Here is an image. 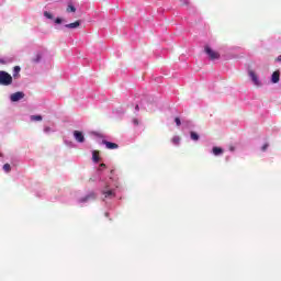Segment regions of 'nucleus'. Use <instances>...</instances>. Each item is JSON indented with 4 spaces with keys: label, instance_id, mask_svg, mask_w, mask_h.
Listing matches in <instances>:
<instances>
[{
    "label": "nucleus",
    "instance_id": "nucleus-20",
    "mask_svg": "<svg viewBox=\"0 0 281 281\" xmlns=\"http://www.w3.org/2000/svg\"><path fill=\"white\" fill-rule=\"evenodd\" d=\"M44 16H46V19H52V13H49V12H44Z\"/></svg>",
    "mask_w": 281,
    "mask_h": 281
},
{
    "label": "nucleus",
    "instance_id": "nucleus-4",
    "mask_svg": "<svg viewBox=\"0 0 281 281\" xmlns=\"http://www.w3.org/2000/svg\"><path fill=\"white\" fill-rule=\"evenodd\" d=\"M25 98V93L23 92H15L11 94V102H19V100H23Z\"/></svg>",
    "mask_w": 281,
    "mask_h": 281
},
{
    "label": "nucleus",
    "instance_id": "nucleus-21",
    "mask_svg": "<svg viewBox=\"0 0 281 281\" xmlns=\"http://www.w3.org/2000/svg\"><path fill=\"white\" fill-rule=\"evenodd\" d=\"M55 23H63V20H60L59 18L56 19Z\"/></svg>",
    "mask_w": 281,
    "mask_h": 281
},
{
    "label": "nucleus",
    "instance_id": "nucleus-22",
    "mask_svg": "<svg viewBox=\"0 0 281 281\" xmlns=\"http://www.w3.org/2000/svg\"><path fill=\"white\" fill-rule=\"evenodd\" d=\"M278 60H280V61H281V56H279V57H278Z\"/></svg>",
    "mask_w": 281,
    "mask_h": 281
},
{
    "label": "nucleus",
    "instance_id": "nucleus-14",
    "mask_svg": "<svg viewBox=\"0 0 281 281\" xmlns=\"http://www.w3.org/2000/svg\"><path fill=\"white\" fill-rule=\"evenodd\" d=\"M31 120H32V122H41V120H43V116H41V115H32Z\"/></svg>",
    "mask_w": 281,
    "mask_h": 281
},
{
    "label": "nucleus",
    "instance_id": "nucleus-11",
    "mask_svg": "<svg viewBox=\"0 0 281 281\" xmlns=\"http://www.w3.org/2000/svg\"><path fill=\"white\" fill-rule=\"evenodd\" d=\"M67 12H76V7H74V3L68 2V7L66 9Z\"/></svg>",
    "mask_w": 281,
    "mask_h": 281
},
{
    "label": "nucleus",
    "instance_id": "nucleus-23",
    "mask_svg": "<svg viewBox=\"0 0 281 281\" xmlns=\"http://www.w3.org/2000/svg\"><path fill=\"white\" fill-rule=\"evenodd\" d=\"M136 109H139V105H136Z\"/></svg>",
    "mask_w": 281,
    "mask_h": 281
},
{
    "label": "nucleus",
    "instance_id": "nucleus-10",
    "mask_svg": "<svg viewBox=\"0 0 281 281\" xmlns=\"http://www.w3.org/2000/svg\"><path fill=\"white\" fill-rule=\"evenodd\" d=\"M21 71V67L15 66L13 68V78H19V72Z\"/></svg>",
    "mask_w": 281,
    "mask_h": 281
},
{
    "label": "nucleus",
    "instance_id": "nucleus-5",
    "mask_svg": "<svg viewBox=\"0 0 281 281\" xmlns=\"http://www.w3.org/2000/svg\"><path fill=\"white\" fill-rule=\"evenodd\" d=\"M102 144L109 149V150H115L119 148L117 144L109 142V140H103Z\"/></svg>",
    "mask_w": 281,
    "mask_h": 281
},
{
    "label": "nucleus",
    "instance_id": "nucleus-8",
    "mask_svg": "<svg viewBox=\"0 0 281 281\" xmlns=\"http://www.w3.org/2000/svg\"><path fill=\"white\" fill-rule=\"evenodd\" d=\"M74 135L77 142H80V143L85 142V136L81 134V132L75 131Z\"/></svg>",
    "mask_w": 281,
    "mask_h": 281
},
{
    "label": "nucleus",
    "instance_id": "nucleus-9",
    "mask_svg": "<svg viewBox=\"0 0 281 281\" xmlns=\"http://www.w3.org/2000/svg\"><path fill=\"white\" fill-rule=\"evenodd\" d=\"M92 159H93L94 164H98L100 161V151L93 150L92 151Z\"/></svg>",
    "mask_w": 281,
    "mask_h": 281
},
{
    "label": "nucleus",
    "instance_id": "nucleus-6",
    "mask_svg": "<svg viewBox=\"0 0 281 281\" xmlns=\"http://www.w3.org/2000/svg\"><path fill=\"white\" fill-rule=\"evenodd\" d=\"M249 76H250L254 85H256L257 87H260V80L258 79V76H256V74L254 71H250Z\"/></svg>",
    "mask_w": 281,
    "mask_h": 281
},
{
    "label": "nucleus",
    "instance_id": "nucleus-7",
    "mask_svg": "<svg viewBox=\"0 0 281 281\" xmlns=\"http://www.w3.org/2000/svg\"><path fill=\"white\" fill-rule=\"evenodd\" d=\"M271 81L276 85L277 82H280V71L277 70L272 74Z\"/></svg>",
    "mask_w": 281,
    "mask_h": 281
},
{
    "label": "nucleus",
    "instance_id": "nucleus-1",
    "mask_svg": "<svg viewBox=\"0 0 281 281\" xmlns=\"http://www.w3.org/2000/svg\"><path fill=\"white\" fill-rule=\"evenodd\" d=\"M120 188V182L117 176H115V170H111V176L109 180L102 187V194L105 199H113L115 196V190Z\"/></svg>",
    "mask_w": 281,
    "mask_h": 281
},
{
    "label": "nucleus",
    "instance_id": "nucleus-13",
    "mask_svg": "<svg viewBox=\"0 0 281 281\" xmlns=\"http://www.w3.org/2000/svg\"><path fill=\"white\" fill-rule=\"evenodd\" d=\"M213 154L214 155H222L223 154V149L221 147H214L213 148Z\"/></svg>",
    "mask_w": 281,
    "mask_h": 281
},
{
    "label": "nucleus",
    "instance_id": "nucleus-16",
    "mask_svg": "<svg viewBox=\"0 0 281 281\" xmlns=\"http://www.w3.org/2000/svg\"><path fill=\"white\" fill-rule=\"evenodd\" d=\"M191 139H193V142H198L199 134H196V132H191Z\"/></svg>",
    "mask_w": 281,
    "mask_h": 281
},
{
    "label": "nucleus",
    "instance_id": "nucleus-17",
    "mask_svg": "<svg viewBox=\"0 0 281 281\" xmlns=\"http://www.w3.org/2000/svg\"><path fill=\"white\" fill-rule=\"evenodd\" d=\"M10 170H11L10 164H5V165L3 166V171H4V172H10Z\"/></svg>",
    "mask_w": 281,
    "mask_h": 281
},
{
    "label": "nucleus",
    "instance_id": "nucleus-2",
    "mask_svg": "<svg viewBox=\"0 0 281 281\" xmlns=\"http://www.w3.org/2000/svg\"><path fill=\"white\" fill-rule=\"evenodd\" d=\"M0 85L4 87L12 85V76L5 71H0Z\"/></svg>",
    "mask_w": 281,
    "mask_h": 281
},
{
    "label": "nucleus",
    "instance_id": "nucleus-12",
    "mask_svg": "<svg viewBox=\"0 0 281 281\" xmlns=\"http://www.w3.org/2000/svg\"><path fill=\"white\" fill-rule=\"evenodd\" d=\"M171 142H172V144H175V146H179L181 138L179 136H173Z\"/></svg>",
    "mask_w": 281,
    "mask_h": 281
},
{
    "label": "nucleus",
    "instance_id": "nucleus-18",
    "mask_svg": "<svg viewBox=\"0 0 281 281\" xmlns=\"http://www.w3.org/2000/svg\"><path fill=\"white\" fill-rule=\"evenodd\" d=\"M175 122H176L177 126H181V119L176 117Z\"/></svg>",
    "mask_w": 281,
    "mask_h": 281
},
{
    "label": "nucleus",
    "instance_id": "nucleus-15",
    "mask_svg": "<svg viewBox=\"0 0 281 281\" xmlns=\"http://www.w3.org/2000/svg\"><path fill=\"white\" fill-rule=\"evenodd\" d=\"M79 26H80V22H78V21L67 25V27H70V29H75V27H79Z\"/></svg>",
    "mask_w": 281,
    "mask_h": 281
},
{
    "label": "nucleus",
    "instance_id": "nucleus-3",
    "mask_svg": "<svg viewBox=\"0 0 281 281\" xmlns=\"http://www.w3.org/2000/svg\"><path fill=\"white\" fill-rule=\"evenodd\" d=\"M205 53L211 60H218V58H221V55L216 50H213L210 46H205Z\"/></svg>",
    "mask_w": 281,
    "mask_h": 281
},
{
    "label": "nucleus",
    "instance_id": "nucleus-19",
    "mask_svg": "<svg viewBox=\"0 0 281 281\" xmlns=\"http://www.w3.org/2000/svg\"><path fill=\"white\" fill-rule=\"evenodd\" d=\"M99 170H106V165L105 164H101L99 166Z\"/></svg>",
    "mask_w": 281,
    "mask_h": 281
}]
</instances>
